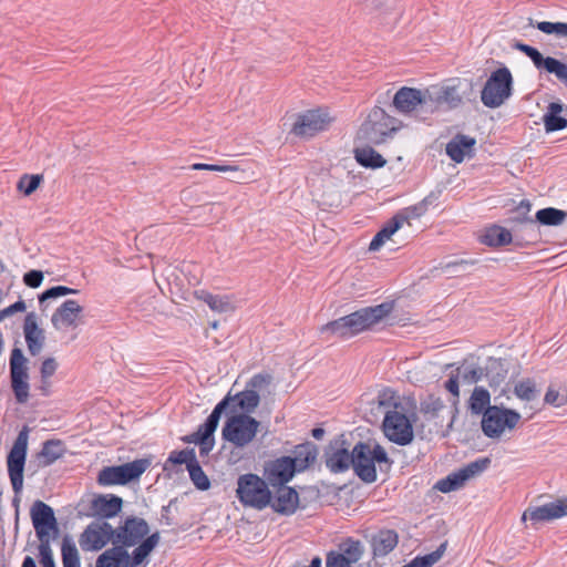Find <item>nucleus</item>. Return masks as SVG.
Instances as JSON below:
<instances>
[{
	"mask_svg": "<svg viewBox=\"0 0 567 567\" xmlns=\"http://www.w3.org/2000/svg\"><path fill=\"white\" fill-rule=\"evenodd\" d=\"M512 240L513 235L511 230L498 225L487 227L482 236V243L489 247H503L511 244Z\"/></svg>",
	"mask_w": 567,
	"mask_h": 567,
	"instance_id": "nucleus-36",
	"label": "nucleus"
},
{
	"mask_svg": "<svg viewBox=\"0 0 567 567\" xmlns=\"http://www.w3.org/2000/svg\"><path fill=\"white\" fill-rule=\"evenodd\" d=\"M78 292H79V290L70 288V287H66V286H54V287H51V288L44 290L42 293L39 295V297H38V299H39V307H40L41 311H45L47 307H48L45 302L48 300L56 299V298L64 297V296H68V295H75Z\"/></svg>",
	"mask_w": 567,
	"mask_h": 567,
	"instance_id": "nucleus-47",
	"label": "nucleus"
},
{
	"mask_svg": "<svg viewBox=\"0 0 567 567\" xmlns=\"http://www.w3.org/2000/svg\"><path fill=\"white\" fill-rule=\"evenodd\" d=\"M400 403H394V409L385 413L383 420V433L389 441L404 446L412 442L414 437L413 426L408 416L398 411Z\"/></svg>",
	"mask_w": 567,
	"mask_h": 567,
	"instance_id": "nucleus-12",
	"label": "nucleus"
},
{
	"mask_svg": "<svg viewBox=\"0 0 567 567\" xmlns=\"http://www.w3.org/2000/svg\"><path fill=\"white\" fill-rule=\"evenodd\" d=\"M489 406L492 405L488 390L483 386H475L468 400L471 413L484 417V413H486Z\"/></svg>",
	"mask_w": 567,
	"mask_h": 567,
	"instance_id": "nucleus-39",
	"label": "nucleus"
},
{
	"mask_svg": "<svg viewBox=\"0 0 567 567\" xmlns=\"http://www.w3.org/2000/svg\"><path fill=\"white\" fill-rule=\"evenodd\" d=\"M474 137L465 134H456L445 147L447 156L455 163H462L465 157L474 156Z\"/></svg>",
	"mask_w": 567,
	"mask_h": 567,
	"instance_id": "nucleus-28",
	"label": "nucleus"
},
{
	"mask_svg": "<svg viewBox=\"0 0 567 567\" xmlns=\"http://www.w3.org/2000/svg\"><path fill=\"white\" fill-rule=\"evenodd\" d=\"M228 396L230 398L229 402L234 400L237 401V406L245 412L244 414L254 412L260 402V396L255 390L246 389L237 393L234 398Z\"/></svg>",
	"mask_w": 567,
	"mask_h": 567,
	"instance_id": "nucleus-44",
	"label": "nucleus"
},
{
	"mask_svg": "<svg viewBox=\"0 0 567 567\" xmlns=\"http://www.w3.org/2000/svg\"><path fill=\"white\" fill-rule=\"evenodd\" d=\"M507 377V369L501 359L489 358L485 367V378L491 388L498 386Z\"/></svg>",
	"mask_w": 567,
	"mask_h": 567,
	"instance_id": "nucleus-42",
	"label": "nucleus"
},
{
	"mask_svg": "<svg viewBox=\"0 0 567 567\" xmlns=\"http://www.w3.org/2000/svg\"><path fill=\"white\" fill-rule=\"evenodd\" d=\"M329 123L328 113L321 110H310L298 115L291 132L300 137H311L326 130Z\"/></svg>",
	"mask_w": 567,
	"mask_h": 567,
	"instance_id": "nucleus-21",
	"label": "nucleus"
},
{
	"mask_svg": "<svg viewBox=\"0 0 567 567\" xmlns=\"http://www.w3.org/2000/svg\"><path fill=\"white\" fill-rule=\"evenodd\" d=\"M150 462L138 458L116 466H105L97 475V483L102 486L125 485L137 480L148 467Z\"/></svg>",
	"mask_w": 567,
	"mask_h": 567,
	"instance_id": "nucleus-9",
	"label": "nucleus"
},
{
	"mask_svg": "<svg viewBox=\"0 0 567 567\" xmlns=\"http://www.w3.org/2000/svg\"><path fill=\"white\" fill-rule=\"evenodd\" d=\"M513 93V76L508 68L503 66L492 72L482 92L481 101L489 109L499 107Z\"/></svg>",
	"mask_w": 567,
	"mask_h": 567,
	"instance_id": "nucleus-5",
	"label": "nucleus"
},
{
	"mask_svg": "<svg viewBox=\"0 0 567 567\" xmlns=\"http://www.w3.org/2000/svg\"><path fill=\"white\" fill-rule=\"evenodd\" d=\"M82 312L83 307L78 301L68 299L55 309L51 317V323L55 330L75 328Z\"/></svg>",
	"mask_w": 567,
	"mask_h": 567,
	"instance_id": "nucleus-24",
	"label": "nucleus"
},
{
	"mask_svg": "<svg viewBox=\"0 0 567 567\" xmlns=\"http://www.w3.org/2000/svg\"><path fill=\"white\" fill-rule=\"evenodd\" d=\"M426 213V209L424 208V205H422L420 202L413 206H410L405 208L404 210L400 212L399 214L409 215L410 218H419L423 216Z\"/></svg>",
	"mask_w": 567,
	"mask_h": 567,
	"instance_id": "nucleus-63",
	"label": "nucleus"
},
{
	"mask_svg": "<svg viewBox=\"0 0 567 567\" xmlns=\"http://www.w3.org/2000/svg\"><path fill=\"white\" fill-rule=\"evenodd\" d=\"M318 455V449L312 443H303L296 446L293 451V463L296 464V472H302L315 463Z\"/></svg>",
	"mask_w": 567,
	"mask_h": 567,
	"instance_id": "nucleus-34",
	"label": "nucleus"
},
{
	"mask_svg": "<svg viewBox=\"0 0 567 567\" xmlns=\"http://www.w3.org/2000/svg\"><path fill=\"white\" fill-rule=\"evenodd\" d=\"M398 118L390 116L383 109L374 106L358 131V138L380 145L400 130Z\"/></svg>",
	"mask_w": 567,
	"mask_h": 567,
	"instance_id": "nucleus-3",
	"label": "nucleus"
},
{
	"mask_svg": "<svg viewBox=\"0 0 567 567\" xmlns=\"http://www.w3.org/2000/svg\"><path fill=\"white\" fill-rule=\"evenodd\" d=\"M39 559L42 567H55L53 551L50 542L40 543L38 546Z\"/></svg>",
	"mask_w": 567,
	"mask_h": 567,
	"instance_id": "nucleus-55",
	"label": "nucleus"
},
{
	"mask_svg": "<svg viewBox=\"0 0 567 567\" xmlns=\"http://www.w3.org/2000/svg\"><path fill=\"white\" fill-rule=\"evenodd\" d=\"M296 473V464L291 456L277 457L264 466V477L271 487L287 485Z\"/></svg>",
	"mask_w": 567,
	"mask_h": 567,
	"instance_id": "nucleus-22",
	"label": "nucleus"
},
{
	"mask_svg": "<svg viewBox=\"0 0 567 567\" xmlns=\"http://www.w3.org/2000/svg\"><path fill=\"white\" fill-rule=\"evenodd\" d=\"M515 48L525 53L534 63L537 69H544L567 85V65L559 60L543 54L534 47L525 43H516Z\"/></svg>",
	"mask_w": 567,
	"mask_h": 567,
	"instance_id": "nucleus-23",
	"label": "nucleus"
},
{
	"mask_svg": "<svg viewBox=\"0 0 567 567\" xmlns=\"http://www.w3.org/2000/svg\"><path fill=\"white\" fill-rule=\"evenodd\" d=\"M192 169L196 171H213V172H220V173H239V169L237 166L233 165H218V164H204V163H196L192 165Z\"/></svg>",
	"mask_w": 567,
	"mask_h": 567,
	"instance_id": "nucleus-56",
	"label": "nucleus"
},
{
	"mask_svg": "<svg viewBox=\"0 0 567 567\" xmlns=\"http://www.w3.org/2000/svg\"><path fill=\"white\" fill-rule=\"evenodd\" d=\"M425 99L426 90L403 86L394 94L393 105L402 114L413 113L416 118L425 120L429 116Z\"/></svg>",
	"mask_w": 567,
	"mask_h": 567,
	"instance_id": "nucleus-15",
	"label": "nucleus"
},
{
	"mask_svg": "<svg viewBox=\"0 0 567 567\" xmlns=\"http://www.w3.org/2000/svg\"><path fill=\"white\" fill-rule=\"evenodd\" d=\"M444 402L440 396L429 395L421 402V411L425 415L435 417L444 409Z\"/></svg>",
	"mask_w": 567,
	"mask_h": 567,
	"instance_id": "nucleus-51",
	"label": "nucleus"
},
{
	"mask_svg": "<svg viewBox=\"0 0 567 567\" xmlns=\"http://www.w3.org/2000/svg\"><path fill=\"white\" fill-rule=\"evenodd\" d=\"M458 373L464 382L473 384L485 377V368H481L476 364H467L458 369Z\"/></svg>",
	"mask_w": 567,
	"mask_h": 567,
	"instance_id": "nucleus-50",
	"label": "nucleus"
},
{
	"mask_svg": "<svg viewBox=\"0 0 567 567\" xmlns=\"http://www.w3.org/2000/svg\"><path fill=\"white\" fill-rule=\"evenodd\" d=\"M44 279L43 272L41 270L32 269L24 274L23 282L25 286L30 288H38L41 286Z\"/></svg>",
	"mask_w": 567,
	"mask_h": 567,
	"instance_id": "nucleus-58",
	"label": "nucleus"
},
{
	"mask_svg": "<svg viewBox=\"0 0 567 567\" xmlns=\"http://www.w3.org/2000/svg\"><path fill=\"white\" fill-rule=\"evenodd\" d=\"M377 464L381 472L389 471L393 464L383 446L367 442H358L353 446L352 468L362 482L371 484L377 481Z\"/></svg>",
	"mask_w": 567,
	"mask_h": 567,
	"instance_id": "nucleus-2",
	"label": "nucleus"
},
{
	"mask_svg": "<svg viewBox=\"0 0 567 567\" xmlns=\"http://www.w3.org/2000/svg\"><path fill=\"white\" fill-rule=\"evenodd\" d=\"M65 453V446L61 440H48L42 444L38 454L42 466H50Z\"/></svg>",
	"mask_w": 567,
	"mask_h": 567,
	"instance_id": "nucleus-38",
	"label": "nucleus"
},
{
	"mask_svg": "<svg viewBox=\"0 0 567 567\" xmlns=\"http://www.w3.org/2000/svg\"><path fill=\"white\" fill-rule=\"evenodd\" d=\"M159 538V533L156 532L137 544L138 546L132 551V555L128 554V567L141 565L157 546Z\"/></svg>",
	"mask_w": 567,
	"mask_h": 567,
	"instance_id": "nucleus-35",
	"label": "nucleus"
},
{
	"mask_svg": "<svg viewBox=\"0 0 567 567\" xmlns=\"http://www.w3.org/2000/svg\"><path fill=\"white\" fill-rule=\"evenodd\" d=\"M409 220V215L396 214L390 220L385 223V225L374 235L369 245L370 251L379 250L385 240H388L399 228L403 225V223Z\"/></svg>",
	"mask_w": 567,
	"mask_h": 567,
	"instance_id": "nucleus-31",
	"label": "nucleus"
},
{
	"mask_svg": "<svg viewBox=\"0 0 567 567\" xmlns=\"http://www.w3.org/2000/svg\"><path fill=\"white\" fill-rule=\"evenodd\" d=\"M514 394L523 400V401H534L538 394L539 391L536 386V383L534 380L527 378L523 379L519 382H517L514 386Z\"/></svg>",
	"mask_w": 567,
	"mask_h": 567,
	"instance_id": "nucleus-48",
	"label": "nucleus"
},
{
	"mask_svg": "<svg viewBox=\"0 0 567 567\" xmlns=\"http://www.w3.org/2000/svg\"><path fill=\"white\" fill-rule=\"evenodd\" d=\"M23 333L28 350L31 355H38L44 346V330L38 324V316L35 312H28L24 317Z\"/></svg>",
	"mask_w": 567,
	"mask_h": 567,
	"instance_id": "nucleus-26",
	"label": "nucleus"
},
{
	"mask_svg": "<svg viewBox=\"0 0 567 567\" xmlns=\"http://www.w3.org/2000/svg\"><path fill=\"white\" fill-rule=\"evenodd\" d=\"M559 25L560 22L542 21L537 23L536 28L546 34H555L558 38Z\"/></svg>",
	"mask_w": 567,
	"mask_h": 567,
	"instance_id": "nucleus-62",
	"label": "nucleus"
},
{
	"mask_svg": "<svg viewBox=\"0 0 567 567\" xmlns=\"http://www.w3.org/2000/svg\"><path fill=\"white\" fill-rule=\"evenodd\" d=\"M270 381H271V377L269 374L258 373V374H255L249 380V382L247 383V389L255 390L258 392L259 390L267 386L270 383Z\"/></svg>",
	"mask_w": 567,
	"mask_h": 567,
	"instance_id": "nucleus-57",
	"label": "nucleus"
},
{
	"mask_svg": "<svg viewBox=\"0 0 567 567\" xmlns=\"http://www.w3.org/2000/svg\"><path fill=\"white\" fill-rule=\"evenodd\" d=\"M544 401L546 404L555 408H560L567 404V391L559 392L553 386H549L545 393Z\"/></svg>",
	"mask_w": 567,
	"mask_h": 567,
	"instance_id": "nucleus-54",
	"label": "nucleus"
},
{
	"mask_svg": "<svg viewBox=\"0 0 567 567\" xmlns=\"http://www.w3.org/2000/svg\"><path fill=\"white\" fill-rule=\"evenodd\" d=\"M567 219V212L554 208L546 207L537 210L535 216L536 224H540L544 226H558L563 224Z\"/></svg>",
	"mask_w": 567,
	"mask_h": 567,
	"instance_id": "nucleus-43",
	"label": "nucleus"
},
{
	"mask_svg": "<svg viewBox=\"0 0 567 567\" xmlns=\"http://www.w3.org/2000/svg\"><path fill=\"white\" fill-rule=\"evenodd\" d=\"M363 544L358 539H353L352 537H348L342 540L338 546V550H334V555H342L343 558L349 561L350 566L358 563L363 556Z\"/></svg>",
	"mask_w": 567,
	"mask_h": 567,
	"instance_id": "nucleus-37",
	"label": "nucleus"
},
{
	"mask_svg": "<svg viewBox=\"0 0 567 567\" xmlns=\"http://www.w3.org/2000/svg\"><path fill=\"white\" fill-rule=\"evenodd\" d=\"M23 351L16 347L11 350L9 368L11 388L18 403L24 404L29 399V367Z\"/></svg>",
	"mask_w": 567,
	"mask_h": 567,
	"instance_id": "nucleus-11",
	"label": "nucleus"
},
{
	"mask_svg": "<svg viewBox=\"0 0 567 567\" xmlns=\"http://www.w3.org/2000/svg\"><path fill=\"white\" fill-rule=\"evenodd\" d=\"M29 427L23 426L18 433L7 456L8 475L14 494H20L23 487V471L28 451Z\"/></svg>",
	"mask_w": 567,
	"mask_h": 567,
	"instance_id": "nucleus-7",
	"label": "nucleus"
},
{
	"mask_svg": "<svg viewBox=\"0 0 567 567\" xmlns=\"http://www.w3.org/2000/svg\"><path fill=\"white\" fill-rule=\"evenodd\" d=\"M326 467L333 474L344 473L353 463V449L350 443L338 436L329 442L323 452Z\"/></svg>",
	"mask_w": 567,
	"mask_h": 567,
	"instance_id": "nucleus-14",
	"label": "nucleus"
},
{
	"mask_svg": "<svg viewBox=\"0 0 567 567\" xmlns=\"http://www.w3.org/2000/svg\"><path fill=\"white\" fill-rule=\"evenodd\" d=\"M123 505V499L116 495H99L91 502L92 515L100 518H111L116 516Z\"/></svg>",
	"mask_w": 567,
	"mask_h": 567,
	"instance_id": "nucleus-29",
	"label": "nucleus"
},
{
	"mask_svg": "<svg viewBox=\"0 0 567 567\" xmlns=\"http://www.w3.org/2000/svg\"><path fill=\"white\" fill-rule=\"evenodd\" d=\"M446 547L447 543L444 542L434 551L423 556H416L410 563L402 567H432L443 557Z\"/></svg>",
	"mask_w": 567,
	"mask_h": 567,
	"instance_id": "nucleus-46",
	"label": "nucleus"
},
{
	"mask_svg": "<svg viewBox=\"0 0 567 567\" xmlns=\"http://www.w3.org/2000/svg\"><path fill=\"white\" fill-rule=\"evenodd\" d=\"M445 389L455 398V402L460 396L458 377L451 375L444 384Z\"/></svg>",
	"mask_w": 567,
	"mask_h": 567,
	"instance_id": "nucleus-64",
	"label": "nucleus"
},
{
	"mask_svg": "<svg viewBox=\"0 0 567 567\" xmlns=\"http://www.w3.org/2000/svg\"><path fill=\"white\" fill-rule=\"evenodd\" d=\"M425 90L426 99L424 103L427 105L429 115L442 107L455 109L462 103V96L455 86L434 85Z\"/></svg>",
	"mask_w": 567,
	"mask_h": 567,
	"instance_id": "nucleus-20",
	"label": "nucleus"
},
{
	"mask_svg": "<svg viewBox=\"0 0 567 567\" xmlns=\"http://www.w3.org/2000/svg\"><path fill=\"white\" fill-rule=\"evenodd\" d=\"M260 422L248 414L229 417L223 427V439L237 447L248 445L257 434Z\"/></svg>",
	"mask_w": 567,
	"mask_h": 567,
	"instance_id": "nucleus-10",
	"label": "nucleus"
},
{
	"mask_svg": "<svg viewBox=\"0 0 567 567\" xmlns=\"http://www.w3.org/2000/svg\"><path fill=\"white\" fill-rule=\"evenodd\" d=\"M275 496L271 495L269 506L278 514L290 516L296 513L299 507V495L297 491L287 485L276 486Z\"/></svg>",
	"mask_w": 567,
	"mask_h": 567,
	"instance_id": "nucleus-25",
	"label": "nucleus"
},
{
	"mask_svg": "<svg viewBox=\"0 0 567 567\" xmlns=\"http://www.w3.org/2000/svg\"><path fill=\"white\" fill-rule=\"evenodd\" d=\"M229 396L219 401L208 417L200 424L196 432L182 437L185 443H195L199 445L200 455H207L214 446V433L218 426L221 414L229 406Z\"/></svg>",
	"mask_w": 567,
	"mask_h": 567,
	"instance_id": "nucleus-6",
	"label": "nucleus"
},
{
	"mask_svg": "<svg viewBox=\"0 0 567 567\" xmlns=\"http://www.w3.org/2000/svg\"><path fill=\"white\" fill-rule=\"evenodd\" d=\"M546 132H557L567 127V106L559 102H551L543 116Z\"/></svg>",
	"mask_w": 567,
	"mask_h": 567,
	"instance_id": "nucleus-30",
	"label": "nucleus"
},
{
	"mask_svg": "<svg viewBox=\"0 0 567 567\" xmlns=\"http://www.w3.org/2000/svg\"><path fill=\"white\" fill-rule=\"evenodd\" d=\"M27 308L24 300L19 299L14 303L10 305L9 307L0 310V322L3 321L6 318L14 315L16 312H22Z\"/></svg>",
	"mask_w": 567,
	"mask_h": 567,
	"instance_id": "nucleus-60",
	"label": "nucleus"
},
{
	"mask_svg": "<svg viewBox=\"0 0 567 567\" xmlns=\"http://www.w3.org/2000/svg\"><path fill=\"white\" fill-rule=\"evenodd\" d=\"M326 567H352L349 565L342 555H334V550H331L326 556Z\"/></svg>",
	"mask_w": 567,
	"mask_h": 567,
	"instance_id": "nucleus-61",
	"label": "nucleus"
},
{
	"mask_svg": "<svg viewBox=\"0 0 567 567\" xmlns=\"http://www.w3.org/2000/svg\"><path fill=\"white\" fill-rule=\"evenodd\" d=\"M393 302L361 308L350 315L338 318L320 328L321 334L339 339L352 338L386 318L393 310Z\"/></svg>",
	"mask_w": 567,
	"mask_h": 567,
	"instance_id": "nucleus-1",
	"label": "nucleus"
},
{
	"mask_svg": "<svg viewBox=\"0 0 567 567\" xmlns=\"http://www.w3.org/2000/svg\"><path fill=\"white\" fill-rule=\"evenodd\" d=\"M41 181V175L24 174L20 177L18 182V189L21 190L27 196L31 195L39 187Z\"/></svg>",
	"mask_w": 567,
	"mask_h": 567,
	"instance_id": "nucleus-52",
	"label": "nucleus"
},
{
	"mask_svg": "<svg viewBox=\"0 0 567 567\" xmlns=\"http://www.w3.org/2000/svg\"><path fill=\"white\" fill-rule=\"evenodd\" d=\"M354 154L357 162L367 168H381L386 164L383 156L370 146L357 148Z\"/></svg>",
	"mask_w": 567,
	"mask_h": 567,
	"instance_id": "nucleus-40",
	"label": "nucleus"
},
{
	"mask_svg": "<svg viewBox=\"0 0 567 567\" xmlns=\"http://www.w3.org/2000/svg\"><path fill=\"white\" fill-rule=\"evenodd\" d=\"M56 369H58L56 361L53 358H47L42 362L41 369H40L41 381L44 382L45 380L51 378L55 373Z\"/></svg>",
	"mask_w": 567,
	"mask_h": 567,
	"instance_id": "nucleus-59",
	"label": "nucleus"
},
{
	"mask_svg": "<svg viewBox=\"0 0 567 567\" xmlns=\"http://www.w3.org/2000/svg\"><path fill=\"white\" fill-rule=\"evenodd\" d=\"M520 417L515 410L497 405L489 406L481 421L482 431L488 439H498L505 430L515 429Z\"/></svg>",
	"mask_w": 567,
	"mask_h": 567,
	"instance_id": "nucleus-8",
	"label": "nucleus"
},
{
	"mask_svg": "<svg viewBox=\"0 0 567 567\" xmlns=\"http://www.w3.org/2000/svg\"><path fill=\"white\" fill-rule=\"evenodd\" d=\"M530 208L529 200L523 199L512 212L508 223L513 226H523L529 236L528 241L535 243L538 239V231L535 219L529 216Z\"/></svg>",
	"mask_w": 567,
	"mask_h": 567,
	"instance_id": "nucleus-27",
	"label": "nucleus"
},
{
	"mask_svg": "<svg viewBox=\"0 0 567 567\" xmlns=\"http://www.w3.org/2000/svg\"><path fill=\"white\" fill-rule=\"evenodd\" d=\"M95 567H128V551L122 545H113L95 560Z\"/></svg>",
	"mask_w": 567,
	"mask_h": 567,
	"instance_id": "nucleus-32",
	"label": "nucleus"
},
{
	"mask_svg": "<svg viewBox=\"0 0 567 567\" xmlns=\"http://www.w3.org/2000/svg\"><path fill=\"white\" fill-rule=\"evenodd\" d=\"M189 473V477L193 482V484L196 486V488L200 491H207L210 487V481L208 476L203 471L202 466L199 465L197 458L194 460L190 464H188L187 468Z\"/></svg>",
	"mask_w": 567,
	"mask_h": 567,
	"instance_id": "nucleus-49",
	"label": "nucleus"
},
{
	"mask_svg": "<svg viewBox=\"0 0 567 567\" xmlns=\"http://www.w3.org/2000/svg\"><path fill=\"white\" fill-rule=\"evenodd\" d=\"M61 556L63 567H81L80 554L73 538L64 535L61 542Z\"/></svg>",
	"mask_w": 567,
	"mask_h": 567,
	"instance_id": "nucleus-41",
	"label": "nucleus"
},
{
	"mask_svg": "<svg viewBox=\"0 0 567 567\" xmlns=\"http://www.w3.org/2000/svg\"><path fill=\"white\" fill-rule=\"evenodd\" d=\"M197 297L203 300L213 311L227 312L233 309L231 303L226 296L213 295L202 290L197 292Z\"/></svg>",
	"mask_w": 567,
	"mask_h": 567,
	"instance_id": "nucleus-45",
	"label": "nucleus"
},
{
	"mask_svg": "<svg viewBox=\"0 0 567 567\" xmlns=\"http://www.w3.org/2000/svg\"><path fill=\"white\" fill-rule=\"evenodd\" d=\"M150 533V526L144 518L130 516L124 524L115 528L114 545H122L125 548L133 547L144 540Z\"/></svg>",
	"mask_w": 567,
	"mask_h": 567,
	"instance_id": "nucleus-18",
	"label": "nucleus"
},
{
	"mask_svg": "<svg viewBox=\"0 0 567 567\" xmlns=\"http://www.w3.org/2000/svg\"><path fill=\"white\" fill-rule=\"evenodd\" d=\"M488 457L477 458L436 482L434 487L442 493L457 491L472 477L483 473L489 465Z\"/></svg>",
	"mask_w": 567,
	"mask_h": 567,
	"instance_id": "nucleus-16",
	"label": "nucleus"
},
{
	"mask_svg": "<svg viewBox=\"0 0 567 567\" xmlns=\"http://www.w3.org/2000/svg\"><path fill=\"white\" fill-rule=\"evenodd\" d=\"M564 516H567V496L539 506L527 507L523 513L522 520L526 522L528 519L536 525L538 523L558 519Z\"/></svg>",
	"mask_w": 567,
	"mask_h": 567,
	"instance_id": "nucleus-19",
	"label": "nucleus"
},
{
	"mask_svg": "<svg viewBox=\"0 0 567 567\" xmlns=\"http://www.w3.org/2000/svg\"><path fill=\"white\" fill-rule=\"evenodd\" d=\"M269 483L254 473L241 474L237 478L236 497L245 507L265 509L271 503Z\"/></svg>",
	"mask_w": 567,
	"mask_h": 567,
	"instance_id": "nucleus-4",
	"label": "nucleus"
},
{
	"mask_svg": "<svg viewBox=\"0 0 567 567\" xmlns=\"http://www.w3.org/2000/svg\"><path fill=\"white\" fill-rule=\"evenodd\" d=\"M194 460H196V454L194 449H185L182 451H173L168 456V462L173 464H185L186 468H188V464H190Z\"/></svg>",
	"mask_w": 567,
	"mask_h": 567,
	"instance_id": "nucleus-53",
	"label": "nucleus"
},
{
	"mask_svg": "<svg viewBox=\"0 0 567 567\" xmlns=\"http://www.w3.org/2000/svg\"><path fill=\"white\" fill-rule=\"evenodd\" d=\"M30 516L40 543L50 542V533L59 532L54 511L44 502L35 501L30 508Z\"/></svg>",
	"mask_w": 567,
	"mask_h": 567,
	"instance_id": "nucleus-17",
	"label": "nucleus"
},
{
	"mask_svg": "<svg viewBox=\"0 0 567 567\" xmlns=\"http://www.w3.org/2000/svg\"><path fill=\"white\" fill-rule=\"evenodd\" d=\"M115 528L105 520L91 522L79 536L83 551H99L110 542L114 545Z\"/></svg>",
	"mask_w": 567,
	"mask_h": 567,
	"instance_id": "nucleus-13",
	"label": "nucleus"
},
{
	"mask_svg": "<svg viewBox=\"0 0 567 567\" xmlns=\"http://www.w3.org/2000/svg\"><path fill=\"white\" fill-rule=\"evenodd\" d=\"M399 536L392 529H382L378 532L371 540L372 553L374 557H384L391 553L398 545Z\"/></svg>",
	"mask_w": 567,
	"mask_h": 567,
	"instance_id": "nucleus-33",
	"label": "nucleus"
}]
</instances>
